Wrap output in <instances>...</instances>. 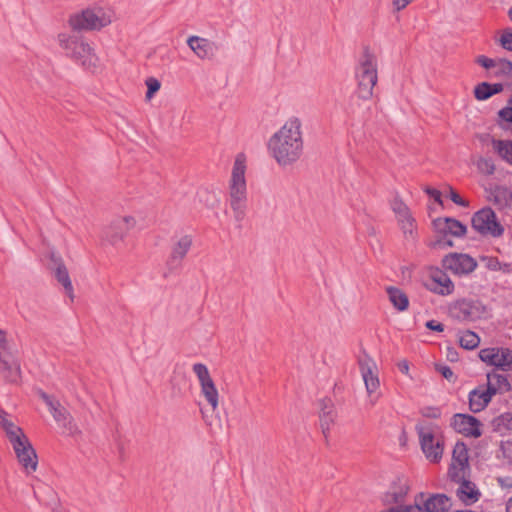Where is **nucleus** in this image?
Returning a JSON list of instances; mask_svg holds the SVG:
<instances>
[{
  "label": "nucleus",
  "instance_id": "nucleus-53",
  "mask_svg": "<svg viewBox=\"0 0 512 512\" xmlns=\"http://www.w3.org/2000/svg\"><path fill=\"white\" fill-rule=\"evenodd\" d=\"M498 483L503 488H512V476L499 477Z\"/></svg>",
  "mask_w": 512,
  "mask_h": 512
},
{
  "label": "nucleus",
  "instance_id": "nucleus-4",
  "mask_svg": "<svg viewBox=\"0 0 512 512\" xmlns=\"http://www.w3.org/2000/svg\"><path fill=\"white\" fill-rule=\"evenodd\" d=\"M246 158L240 153L236 156L229 181V204L238 227L246 216L247 185L245 179Z\"/></svg>",
  "mask_w": 512,
  "mask_h": 512
},
{
  "label": "nucleus",
  "instance_id": "nucleus-43",
  "mask_svg": "<svg viewBox=\"0 0 512 512\" xmlns=\"http://www.w3.org/2000/svg\"><path fill=\"white\" fill-rule=\"evenodd\" d=\"M334 422V416H327L325 409H322L320 414V425L322 428L323 434L326 436L327 432L330 429L331 424Z\"/></svg>",
  "mask_w": 512,
  "mask_h": 512
},
{
  "label": "nucleus",
  "instance_id": "nucleus-48",
  "mask_svg": "<svg viewBox=\"0 0 512 512\" xmlns=\"http://www.w3.org/2000/svg\"><path fill=\"white\" fill-rule=\"evenodd\" d=\"M482 260L485 262V267L490 271L500 270V261L497 257H483Z\"/></svg>",
  "mask_w": 512,
  "mask_h": 512
},
{
  "label": "nucleus",
  "instance_id": "nucleus-30",
  "mask_svg": "<svg viewBox=\"0 0 512 512\" xmlns=\"http://www.w3.org/2000/svg\"><path fill=\"white\" fill-rule=\"evenodd\" d=\"M490 425L492 431L501 436L512 432V412H504L494 417L491 420Z\"/></svg>",
  "mask_w": 512,
  "mask_h": 512
},
{
  "label": "nucleus",
  "instance_id": "nucleus-2",
  "mask_svg": "<svg viewBox=\"0 0 512 512\" xmlns=\"http://www.w3.org/2000/svg\"><path fill=\"white\" fill-rule=\"evenodd\" d=\"M0 427L4 430L25 472L30 474L36 471L38 459L32 444L23 430L12 421L11 416L3 409L0 410Z\"/></svg>",
  "mask_w": 512,
  "mask_h": 512
},
{
  "label": "nucleus",
  "instance_id": "nucleus-20",
  "mask_svg": "<svg viewBox=\"0 0 512 512\" xmlns=\"http://www.w3.org/2000/svg\"><path fill=\"white\" fill-rule=\"evenodd\" d=\"M426 287L429 291L441 296L450 295L454 291L452 280L440 269L431 272L430 278L426 282Z\"/></svg>",
  "mask_w": 512,
  "mask_h": 512
},
{
  "label": "nucleus",
  "instance_id": "nucleus-52",
  "mask_svg": "<svg viewBox=\"0 0 512 512\" xmlns=\"http://www.w3.org/2000/svg\"><path fill=\"white\" fill-rule=\"evenodd\" d=\"M0 350H12V348L8 345L6 332L0 329Z\"/></svg>",
  "mask_w": 512,
  "mask_h": 512
},
{
  "label": "nucleus",
  "instance_id": "nucleus-32",
  "mask_svg": "<svg viewBox=\"0 0 512 512\" xmlns=\"http://www.w3.org/2000/svg\"><path fill=\"white\" fill-rule=\"evenodd\" d=\"M492 147L498 156L512 166V140H492Z\"/></svg>",
  "mask_w": 512,
  "mask_h": 512
},
{
  "label": "nucleus",
  "instance_id": "nucleus-37",
  "mask_svg": "<svg viewBox=\"0 0 512 512\" xmlns=\"http://www.w3.org/2000/svg\"><path fill=\"white\" fill-rule=\"evenodd\" d=\"M474 96L477 100L481 101L492 97L491 84L487 82L478 84L474 89Z\"/></svg>",
  "mask_w": 512,
  "mask_h": 512
},
{
  "label": "nucleus",
  "instance_id": "nucleus-51",
  "mask_svg": "<svg viewBox=\"0 0 512 512\" xmlns=\"http://www.w3.org/2000/svg\"><path fill=\"white\" fill-rule=\"evenodd\" d=\"M426 328L432 331L436 332H443L444 331V325L440 322H437L436 320H429L425 324Z\"/></svg>",
  "mask_w": 512,
  "mask_h": 512
},
{
  "label": "nucleus",
  "instance_id": "nucleus-9",
  "mask_svg": "<svg viewBox=\"0 0 512 512\" xmlns=\"http://www.w3.org/2000/svg\"><path fill=\"white\" fill-rule=\"evenodd\" d=\"M37 394L40 399H42L47 405L54 420L58 426L62 428V432L64 434L75 435L78 433V427L75 424L70 412L57 399L47 394L43 390H38Z\"/></svg>",
  "mask_w": 512,
  "mask_h": 512
},
{
  "label": "nucleus",
  "instance_id": "nucleus-57",
  "mask_svg": "<svg viewBox=\"0 0 512 512\" xmlns=\"http://www.w3.org/2000/svg\"><path fill=\"white\" fill-rule=\"evenodd\" d=\"M505 274H511L512 273V264L510 263H500V270Z\"/></svg>",
  "mask_w": 512,
  "mask_h": 512
},
{
  "label": "nucleus",
  "instance_id": "nucleus-16",
  "mask_svg": "<svg viewBox=\"0 0 512 512\" xmlns=\"http://www.w3.org/2000/svg\"><path fill=\"white\" fill-rule=\"evenodd\" d=\"M479 358L488 365L506 371L512 365V350L503 347L484 348L479 351Z\"/></svg>",
  "mask_w": 512,
  "mask_h": 512
},
{
  "label": "nucleus",
  "instance_id": "nucleus-13",
  "mask_svg": "<svg viewBox=\"0 0 512 512\" xmlns=\"http://www.w3.org/2000/svg\"><path fill=\"white\" fill-rule=\"evenodd\" d=\"M0 376L7 383L16 384L20 381V361L13 350H0Z\"/></svg>",
  "mask_w": 512,
  "mask_h": 512
},
{
  "label": "nucleus",
  "instance_id": "nucleus-6",
  "mask_svg": "<svg viewBox=\"0 0 512 512\" xmlns=\"http://www.w3.org/2000/svg\"><path fill=\"white\" fill-rule=\"evenodd\" d=\"M110 22V17L101 8H88L71 15L69 18V25L73 32L99 30Z\"/></svg>",
  "mask_w": 512,
  "mask_h": 512
},
{
  "label": "nucleus",
  "instance_id": "nucleus-31",
  "mask_svg": "<svg viewBox=\"0 0 512 512\" xmlns=\"http://www.w3.org/2000/svg\"><path fill=\"white\" fill-rule=\"evenodd\" d=\"M392 305L399 311H405L409 306L407 295L399 288L390 286L386 289Z\"/></svg>",
  "mask_w": 512,
  "mask_h": 512
},
{
  "label": "nucleus",
  "instance_id": "nucleus-35",
  "mask_svg": "<svg viewBox=\"0 0 512 512\" xmlns=\"http://www.w3.org/2000/svg\"><path fill=\"white\" fill-rule=\"evenodd\" d=\"M477 169L480 173L490 176L495 172V164L491 158L481 157L476 163Z\"/></svg>",
  "mask_w": 512,
  "mask_h": 512
},
{
  "label": "nucleus",
  "instance_id": "nucleus-25",
  "mask_svg": "<svg viewBox=\"0 0 512 512\" xmlns=\"http://www.w3.org/2000/svg\"><path fill=\"white\" fill-rule=\"evenodd\" d=\"M488 200L499 210L510 208L512 206V190L507 186L496 185L490 189Z\"/></svg>",
  "mask_w": 512,
  "mask_h": 512
},
{
  "label": "nucleus",
  "instance_id": "nucleus-14",
  "mask_svg": "<svg viewBox=\"0 0 512 512\" xmlns=\"http://www.w3.org/2000/svg\"><path fill=\"white\" fill-rule=\"evenodd\" d=\"M442 265L446 270L455 275H468L477 268L476 260L468 254L451 253L442 260Z\"/></svg>",
  "mask_w": 512,
  "mask_h": 512
},
{
  "label": "nucleus",
  "instance_id": "nucleus-5",
  "mask_svg": "<svg viewBox=\"0 0 512 512\" xmlns=\"http://www.w3.org/2000/svg\"><path fill=\"white\" fill-rule=\"evenodd\" d=\"M358 81L357 93L359 98L368 100L373 95V89L377 83V59L367 49L364 51L356 68Z\"/></svg>",
  "mask_w": 512,
  "mask_h": 512
},
{
  "label": "nucleus",
  "instance_id": "nucleus-11",
  "mask_svg": "<svg viewBox=\"0 0 512 512\" xmlns=\"http://www.w3.org/2000/svg\"><path fill=\"white\" fill-rule=\"evenodd\" d=\"M192 370L200 383L201 394L211 406L212 410H216L219 404V393L207 366L202 363H195Z\"/></svg>",
  "mask_w": 512,
  "mask_h": 512
},
{
  "label": "nucleus",
  "instance_id": "nucleus-7",
  "mask_svg": "<svg viewBox=\"0 0 512 512\" xmlns=\"http://www.w3.org/2000/svg\"><path fill=\"white\" fill-rule=\"evenodd\" d=\"M415 430L419 436L420 446L425 457L433 463H438L442 459L444 452L443 440L436 437L431 424H417Z\"/></svg>",
  "mask_w": 512,
  "mask_h": 512
},
{
  "label": "nucleus",
  "instance_id": "nucleus-50",
  "mask_svg": "<svg viewBox=\"0 0 512 512\" xmlns=\"http://www.w3.org/2000/svg\"><path fill=\"white\" fill-rule=\"evenodd\" d=\"M501 451L504 456L508 460V462L512 463V442L507 441L501 444Z\"/></svg>",
  "mask_w": 512,
  "mask_h": 512
},
{
  "label": "nucleus",
  "instance_id": "nucleus-36",
  "mask_svg": "<svg viewBox=\"0 0 512 512\" xmlns=\"http://www.w3.org/2000/svg\"><path fill=\"white\" fill-rule=\"evenodd\" d=\"M512 73V62L507 59H497L493 74L495 76H507Z\"/></svg>",
  "mask_w": 512,
  "mask_h": 512
},
{
  "label": "nucleus",
  "instance_id": "nucleus-22",
  "mask_svg": "<svg viewBox=\"0 0 512 512\" xmlns=\"http://www.w3.org/2000/svg\"><path fill=\"white\" fill-rule=\"evenodd\" d=\"M436 229L444 234H450L455 237H463L467 232V227L455 218L445 217L434 220Z\"/></svg>",
  "mask_w": 512,
  "mask_h": 512
},
{
  "label": "nucleus",
  "instance_id": "nucleus-26",
  "mask_svg": "<svg viewBox=\"0 0 512 512\" xmlns=\"http://www.w3.org/2000/svg\"><path fill=\"white\" fill-rule=\"evenodd\" d=\"M492 394L484 386L480 385L469 393V407L474 413L482 411L490 403Z\"/></svg>",
  "mask_w": 512,
  "mask_h": 512
},
{
  "label": "nucleus",
  "instance_id": "nucleus-23",
  "mask_svg": "<svg viewBox=\"0 0 512 512\" xmlns=\"http://www.w3.org/2000/svg\"><path fill=\"white\" fill-rule=\"evenodd\" d=\"M459 487L456 490V496L458 499L467 506L473 505L479 501L481 492L477 488L476 484L466 480L465 477L459 482Z\"/></svg>",
  "mask_w": 512,
  "mask_h": 512
},
{
  "label": "nucleus",
  "instance_id": "nucleus-56",
  "mask_svg": "<svg viewBox=\"0 0 512 512\" xmlns=\"http://www.w3.org/2000/svg\"><path fill=\"white\" fill-rule=\"evenodd\" d=\"M396 218L398 220V223L400 224V223L404 222L406 219L408 220V219H411L413 217H412V215L410 213V209H407L406 213H403V214L400 213L399 215L396 216Z\"/></svg>",
  "mask_w": 512,
  "mask_h": 512
},
{
  "label": "nucleus",
  "instance_id": "nucleus-39",
  "mask_svg": "<svg viewBox=\"0 0 512 512\" xmlns=\"http://www.w3.org/2000/svg\"><path fill=\"white\" fill-rule=\"evenodd\" d=\"M400 228L405 236V238H411L414 239V230H415V219H406L404 222L400 223Z\"/></svg>",
  "mask_w": 512,
  "mask_h": 512
},
{
  "label": "nucleus",
  "instance_id": "nucleus-19",
  "mask_svg": "<svg viewBox=\"0 0 512 512\" xmlns=\"http://www.w3.org/2000/svg\"><path fill=\"white\" fill-rule=\"evenodd\" d=\"M187 45L201 60L213 59L219 49L216 42L196 35L188 37Z\"/></svg>",
  "mask_w": 512,
  "mask_h": 512
},
{
  "label": "nucleus",
  "instance_id": "nucleus-42",
  "mask_svg": "<svg viewBox=\"0 0 512 512\" xmlns=\"http://www.w3.org/2000/svg\"><path fill=\"white\" fill-rule=\"evenodd\" d=\"M420 413L423 417L432 418V419H438L441 417V414H442L441 409L439 407H434V406L423 407L420 410Z\"/></svg>",
  "mask_w": 512,
  "mask_h": 512
},
{
  "label": "nucleus",
  "instance_id": "nucleus-49",
  "mask_svg": "<svg viewBox=\"0 0 512 512\" xmlns=\"http://www.w3.org/2000/svg\"><path fill=\"white\" fill-rule=\"evenodd\" d=\"M424 192L428 196L433 198L435 200V202H437L440 205H443L442 193L439 190L427 186V187L424 188Z\"/></svg>",
  "mask_w": 512,
  "mask_h": 512
},
{
  "label": "nucleus",
  "instance_id": "nucleus-28",
  "mask_svg": "<svg viewBox=\"0 0 512 512\" xmlns=\"http://www.w3.org/2000/svg\"><path fill=\"white\" fill-rule=\"evenodd\" d=\"M486 378L487 383L484 386L489 390L492 396L503 394L511 388L510 382L503 374L492 371L487 373Z\"/></svg>",
  "mask_w": 512,
  "mask_h": 512
},
{
  "label": "nucleus",
  "instance_id": "nucleus-54",
  "mask_svg": "<svg viewBox=\"0 0 512 512\" xmlns=\"http://www.w3.org/2000/svg\"><path fill=\"white\" fill-rule=\"evenodd\" d=\"M446 357L450 362L458 361V352L456 349L448 347Z\"/></svg>",
  "mask_w": 512,
  "mask_h": 512
},
{
  "label": "nucleus",
  "instance_id": "nucleus-12",
  "mask_svg": "<svg viewBox=\"0 0 512 512\" xmlns=\"http://www.w3.org/2000/svg\"><path fill=\"white\" fill-rule=\"evenodd\" d=\"M468 448L464 442L458 441L452 452V462L448 470L450 479L459 482L465 477L466 470L469 469Z\"/></svg>",
  "mask_w": 512,
  "mask_h": 512
},
{
  "label": "nucleus",
  "instance_id": "nucleus-8",
  "mask_svg": "<svg viewBox=\"0 0 512 512\" xmlns=\"http://www.w3.org/2000/svg\"><path fill=\"white\" fill-rule=\"evenodd\" d=\"M472 227L482 236L501 237L504 227L497 219L495 212L490 207H484L475 212L471 219Z\"/></svg>",
  "mask_w": 512,
  "mask_h": 512
},
{
  "label": "nucleus",
  "instance_id": "nucleus-46",
  "mask_svg": "<svg viewBox=\"0 0 512 512\" xmlns=\"http://www.w3.org/2000/svg\"><path fill=\"white\" fill-rule=\"evenodd\" d=\"M449 188V197L453 203L461 207H468L469 202L463 199L451 186Z\"/></svg>",
  "mask_w": 512,
  "mask_h": 512
},
{
  "label": "nucleus",
  "instance_id": "nucleus-33",
  "mask_svg": "<svg viewBox=\"0 0 512 512\" xmlns=\"http://www.w3.org/2000/svg\"><path fill=\"white\" fill-rule=\"evenodd\" d=\"M497 126L506 133L512 135V109L503 107L497 113L495 119Z\"/></svg>",
  "mask_w": 512,
  "mask_h": 512
},
{
  "label": "nucleus",
  "instance_id": "nucleus-47",
  "mask_svg": "<svg viewBox=\"0 0 512 512\" xmlns=\"http://www.w3.org/2000/svg\"><path fill=\"white\" fill-rule=\"evenodd\" d=\"M391 209L395 213V215H399L400 213H406V210L409 209L408 206L399 198H394L391 202Z\"/></svg>",
  "mask_w": 512,
  "mask_h": 512
},
{
  "label": "nucleus",
  "instance_id": "nucleus-63",
  "mask_svg": "<svg viewBox=\"0 0 512 512\" xmlns=\"http://www.w3.org/2000/svg\"><path fill=\"white\" fill-rule=\"evenodd\" d=\"M1 409H2V408L0 407V410H1Z\"/></svg>",
  "mask_w": 512,
  "mask_h": 512
},
{
  "label": "nucleus",
  "instance_id": "nucleus-60",
  "mask_svg": "<svg viewBox=\"0 0 512 512\" xmlns=\"http://www.w3.org/2000/svg\"><path fill=\"white\" fill-rule=\"evenodd\" d=\"M506 512H512V497L506 503Z\"/></svg>",
  "mask_w": 512,
  "mask_h": 512
},
{
  "label": "nucleus",
  "instance_id": "nucleus-27",
  "mask_svg": "<svg viewBox=\"0 0 512 512\" xmlns=\"http://www.w3.org/2000/svg\"><path fill=\"white\" fill-rule=\"evenodd\" d=\"M408 492V486L406 482L398 480L394 482L389 490L383 495L382 501L387 506H402L401 503L404 501L405 496Z\"/></svg>",
  "mask_w": 512,
  "mask_h": 512
},
{
  "label": "nucleus",
  "instance_id": "nucleus-29",
  "mask_svg": "<svg viewBox=\"0 0 512 512\" xmlns=\"http://www.w3.org/2000/svg\"><path fill=\"white\" fill-rule=\"evenodd\" d=\"M451 507V500L445 494L430 495L423 501L421 510L425 512H447Z\"/></svg>",
  "mask_w": 512,
  "mask_h": 512
},
{
  "label": "nucleus",
  "instance_id": "nucleus-45",
  "mask_svg": "<svg viewBox=\"0 0 512 512\" xmlns=\"http://www.w3.org/2000/svg\"><path fill=\"white\" fill-rule=\"evenodd\" d=\"M476 63L485 69H493L496 66L497 59L488 58L484 55H480L476 58Z\"/></svg>",
  "mask_w": 512,
  "mask_h": 512
},
{
  "label": "nucleus",
  "instance_id": "nucleus-17",
  "mask_svg": "<svg viewBox=\"0 0 512 512\" xmlns=\"http://www.w3.org/2000/svg\"><path fill=\"white\" fill-rule=\"evenodd\" d=\"M135 219L131 216L117 218L103 230V238L112 245L122 241L126 233L134 227Z\"/></svg>",
  "mask_w": 512,
  "mask_h": 512
},
{
  "label": "nucleus",
  "instance_id": "nucleus-41",
  "mask_svg": "<svg viewBox=\"0 0 512 512\" xmlns=\"http://www.w3.org/2000/svg\"><path fill=\"white\" fill-rule=\"evenodd\" d=\"M420 504L416 503L415 505H406V506H391L386 510H382L380 512H420Z\"/></svg>",
  "mask_w": 512,
  "mask_h": 512
},
{
  "label": "nucleus",
  "instance_id": "nucleus-44",
  "mask_svg": "<svg viewBox=\"0 0 512 512\" xmlns=\"http://www.w3.org/2000/svg\"><path fill=\"white\" fill-rule=\"evenodd\" d=\"M436 370L449 382H455L456 376L449 366L439 364L436 365Z\"/></svg>",
  "mask_w": 512,
  "mask_h": 512
},
{
  "label": "nucleus",
  "instance_id": "nucleus-58",
  "mask_svg": "<svg viewBox=\"0 0 512 512\" xmlns=\"http://www.w3.org/2000/svg\"><path fill=\"white\" fill-rule=\"evenodd\" d=\"M502 90H503V85L501 83L491 84L492 96L497 94V93H500Z\"/></svg>",
  "mask_w": 512,
  "mask_h": 512
},
{
  "label": "nucleus",
  "instance_id": "nucleus-1",
  "mask_svg": "<svg viewBox=\"0 0 512 512\" xmlns=\"http://www.w3.org/2000/svg\"><path fill=\"white\" fill-rule=\"evenodd\" d=\"M268 148L279 165L286 166L296 162L303 152L302 123L299 118L291 117L274 133Z\"/></svg>",
  "mask_w": 512,
  "mask_h": 512
},
{
  "label": "nucleus",
  "instance_id": "nucleus-34",
  "mask_svg": "<svg viewBox=\"0 0 512 512\" xmlns=\"http://www.w3.org/2000/svg\"><path fill=\"white\" fill-rule=\"evenodd\" d=\"M480 343L479 336L470 330H467L459 337V344L462 348L466 350H473L478 347Z\"/></svg>",
  "mask_w": 512,
  "mask_h": 512
},
{
  "label": "nucleus",
  "instance_id": "nucleus-3",
  "mask_svg": "<svg viewBox=\"0 0 512 512\" xmlns=\"http://www.w3.org/2000/svg\"><path fill=\"white\" fill-rule=\"evenodd\" d=\"M58 44L64 55L85 71L96 73L99 58L90 43L76 32H62L57 37Z\"/></svg>",
  "mask_w": 512,
  "mask_h": 512
},
{
  "label": "nucleus",
  "instance_id": "nucleus-38",
  "mask_svg": "<svg viewBox=\"0 0 512 512\" xmlns=\"http://www.w3.org/2000/svg\"><path fill=\"white\" fill-rule=\"evenodd\" d=\"M146 86H147V92H146V98L151 99L156 92L159 91L161 87V83L158 79L154 77H149L146 80Z\"/></svg>",
  "mask_w": 512,
  "mask_h": 512
},
{
  "label": "nucleus",
  "instance_id": "nucleus-18",
  "mask_svg": "<svg viewBox=\"0 0 512 512\" xmlns=\"http://www.w3.org/2000/svg\"><path fill=\"white\" fill-rule=\"evenodd\" d=\"M451 426L466 437L478 438L482 435L481 422L474 416L457 413L452 417Z\"/></svg>",
  "mask_w": 512,
  "mask_h": 512
},
{
  "label": "nucleus",
  "instance_id": "nucleus-15",
  "mask_svg": "<svg viewBox=\"0 0 512 512\" xmlns=\"http://www.w3.org/2000/svg\"><path fill=\"white\" fill-rule=\"evenodd\" d=\"M192 243V237L190 235H184L173 244L171 253L166 262L167 272L164 273V277H167L169 274L182 267V261L191 249Z\"/></svg>",
  "mask_w": 512,
  "mask_h": 512
},
{
  "label": "nucleus",
  "instance_id": "nucleus-55",
  "mask_svg": "<svg viewBox=\"0 0 512 512\" xmlns=\"http://www.w3.org/2000/svg\"><path fill=\"white\" fill-rule=\"evenodd\" d=\"M398 369L401 373L409 375V363L407 360H402L398 363Z\"/></svg>",
  "mask_w": 512,
  "mask_h": 512
},
{
  "label": "nucleus",
  "instance_id": "nucleus-10",
  "mask_svg": "<svg viewBox=\"0 0 512 512\" xmlns=\"http://www.w3.org/2000/svg\"><path fill=\"white\" fill-rule=\"evenodd\" d=\"M451 314L460 321H476L487 318L489 310L479 300L463 299L457 301L451 308Z\"/></svg>",
  "mask_w": 512,
  "mask_h": 512
},
{
  "label": "nucleus",
  "instance_id": "nucleus-61",
  "mask_svg": "<svg viewBox=\"0 0 512 512\" xmlns=\"http://www.w3.org/2000/svg\"><path fill=\"white\" fill-rule=\"evenodd\" d=\"M508 14H509V17H510V19H511V21H512V8L509 10V13H508Z\"/></svg>",
  "mask_w": 512,
  "mask_h": 512
},
{
  "label": "nucleus",
  "instance_id": "nucleus-24",
  "mask_svg": "<svg viewBox=\"0 0 512 512\" xmlns=\"http://www.w3.org/2000/svg\"><path fill=\"white\" fill-rule=\"evenodd\" d=\"M51 266L57 281L64 287L69 295H72L73 287L66 266L59 255L54 252L50 255Z\"/></svg>",
  "mask_w": 512,
  "mask_h": 512
},
{
  "label": "nucleus",
  "instance_id": "nucleus-21",
  "mask_svg": "<svg viewBox=\"0 0 512 512\" xmlns=\"http://www.w3.org/2000/svg\"><path fill=\"white\" fill-rule=\"evenodd\" d=\"M359 367L367 393L371 395L380 385L376 363L368 356H365L359 360Z\"/></svg>",
  "mask_w": 512,
  "mask_h": 512
},
{
  "label": "nucleus",
  "instance_id": "nucleus-59",
  "mask_svg": "<svg viewBox=\"0 0 512 512\" xmlns=\"http://www.w3.org/2000/svg\"><path fill=\"white\" fill-rule=\"evenodd\" d=\"M322 409H325V412H326V415H327V416H334V417H335V415H334V411H333V409H332V407H331V406H327V405L325 404V405L322 407Z\"/></svg>",
  "mask_w": 512,
  "mask_h": 512
},
{
  "label": "nucleus",
  "instance_id": "nucleus-62",
  "mask_svg": "<svg viewBox=\"0 0 512 512\" xmlns=\"http://www.w3.org/2000/svg\"><path fill=\"white\" fill-rule=\"evenodd\" d=\"M447 245L448 246H452V242L451 241H447Z\"/></svg>",
  "mask_w": 512,
  "mask_h": 512
},
{
  "label": "nucleus",
  "instance_id": "nucleus-40",
  "mask_svg": "<svg viewBox=\"0 0 512 512\" xmlns=\"http://www.w3.org/2000/svg\"><path fill=\"white\" fill-rule=\"evenodd\" d=\"M499 43L503 49L512 51V28H506L503 30Z\"/></svg>",
  "mask_w": 512,
  "mask_h": 512
}]
</instances>
